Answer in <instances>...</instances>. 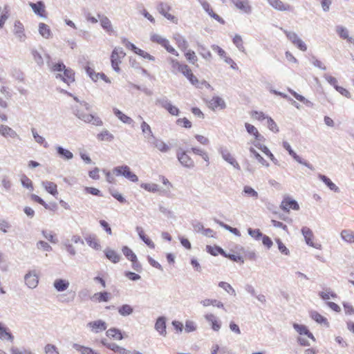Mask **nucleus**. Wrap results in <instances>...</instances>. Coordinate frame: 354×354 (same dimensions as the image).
<instances>
[{"instance_id":"nucleus-1","label":"nucleus","mask_w":354,"mask_h":354,"mask_svg":"<svg viewBox=\"0 0 354 354\" xmlns=\"http://www.w3.org/2000/svg\"><path fill=\"white\" fill-rule=\"evenodd\" d=\"M172 68H176L178 72L185 76L190 83L196 88H201L198 78L192 73L190 68L185 64H181L177 59H171Z\"/></svg>"},{"instance_id":"nucleus-2","label":"nucleus","mask_w":354,"mask_h":354,"mask_svg":"<svg viewBox=\"0 0 354 354\" xmlns=\"http://www.w3.org/2000/svg\"><path fill=\"white\" fill-rule=\"evenodd\" d=\"M72 111L77 118L86 123H90L95 126H102L103 124V122L98 116L85 113L76 106L72 107Z\"/></svg>"},{"instance_id":"nucleus-3","label":"nucleus","mask_w":354,"mask_h":354,"mask_svg":"<svg viewBox=\"0 0 354 354\" xmlns=\"http://www.w3.org/2000/svg\"><path fill=\"white\" fill-rule=\"evenodd\" d=\"M113 173L117 176H123L133 183L138 181V177L131 171L129 166L125 165L114 167Z\"/></svg>"},{"instance_id":"nucleus-4","label":"nucleus","mask_w":354,"mask_h":354,"mask_svg":"<svg viewBox=\"0 0 354 354\" xmlns=\"http://www.w3.org/2000/svg\"><path fill=\"white\" fill-rule=\"evenodd\" d=\"M187 153H189V150L184 151L180 148L176 153L177 158L182 166L188 169H193L195 166L194 162Z\"/></svg>"},{"instance_id":"nucleus-5","label":"nucleus","mask_w":354,"mask_h":354,"mask_svg":"<svg viewBox=\"0 0 354 354\" xmlns=\"http://www.w3.org/2000/svg\"><path fill=\"white\" fill-rule=\"evenodd\" d=\"M156 104L167 110L171 115L177 116L180 114L179 109L172 105L171 102L166 97L156 99Z\"/></svg>"},{"instance_id":"nucleus-6","label":"nucleus","mask_w":354,"mask_h":354,"mask_svg":"<svg viewBox=\"0 0 354 354\" xmlns=\"http://www.w3.org/2000/svg\"><path fill=\"white\" fill-rule=\"evenodd\" d=\"M283 148L288 151V153L290 156H291L292 157V158L297 161V162H299V164H301L303 165H304L305 167H308V169H310V170L313 171L315 170V168L313 166V165H311L310 162H308L307 160L301 158L299 155H297L294 151L293 149H292L290 145L286 142V141H283Z\"/></svg>"},{"instance_id":"nucleus-7","label":"nucleus","mask_w":354,"mask_h":354,"mask_svg":"<svg viewBox=\"0 0 354 354\" xmlns=\"http://www.w3.org/2000/svg\"><path fill=\"white\" fill-rule=\"evenodd\" d=\"M219 153H221L222 158L233 166L236 169L241 170V167L239 164L237 162L236 159L232 156V155L229 152L227 148L221 147L218 149Z\"/></svg>"},{"instance_id":"nucleus-8","label":"nucleus","mask_w":354,"mask_h":354,"mask_svg":"<svg viewBox=\"0 0 354 354\" xmlns=\"http://www.w3.org/2000/svg\"><path fill=\"white\" fill-rule=\"evenodd\" d=\"M280 207L286 212H288L290 209L293 210L299 209V205L297 201L289 196H286L283 199Z\"/></svg>"},{"instance_id":"nucleus-9","label":"nucleus","mask_w":354,"mask_h":354,"mask_svg":"<svg viewBox=\"0 0 354 354\" xmlns=\"http://www.w3.org/2000/svg\"><path fill=\"white\" fill-rule=\"evenodd\" d=\"M29 6L32 9L34 13L41 18H47L45 3L42 1L37 3L29 2Z\"/></svg>"},{"instance_id":"nucleus-10","label":"nucleus","mask_w":354,"mask_h":354,"mask_svg":"<svg viewBox=\"0 0 354 354\" xmlns=\"http://www.w3.org/2000/svg\"><path fill=\"white\" fill-rule=\"evenodd\" d=\"M63 71L64 75L57 74L55 77L57 79H60L68 85H70L71 83L75 82V72L72 68H66Z\"/></svg>"},{"instance_id":"nucleus-11","label":"nucleus","mask_w":354,"mask_h":354,"mask_svg":"<svg viewBox=\"0 0 354 354\" xmlns=\"http://www.w3.org/2000/svg\"><path fill=\"white\" fill-rule=\"evenodd\" d=\"M13 33L19 39L20 41H24L26 35L25 34V28L23 24L19 21L17 20L15 21L14 24V28H13Z\"/></svg>"},{"instance_id":"nucleus-12","label":"nucleus","mask_w":354,"mask_h":354,"mask_svg":"<svg viewBox=\"0 0 354 354\" xmlns=\"http://www.w3.org/2000/svg\"><path fill=\"white\" fill-rule=\"evenodd\" d=\"M301 231L304 237L305 241L308 245L315 248H319L321 245H315L313 242L314 235H313V231L309 227H306V226L303 227L301 228Z\"/></svg>"},{"instance_id":"nucleus-13","label":"nucleus","mask_w":354,"mask_h":354,"mask_svg":"<svg viewBox=\"0 0 354 354\" xmlns=\"http://www.w3.org/2000/svg\"><path fill=\"white\" fill-rule=\"evenodd\" d=\"M25 283L30 288H35L39 283L38 276L35 271L29 272L24 277Z\"/></svg>"},{"instance_id":"nucleus-14","label":"nucleus","mask_w":354,"mask_h":354,"mask_svg":"<svg viewBox=\"0 0 354 354\" xmlns=\"http://www.w3.org/2000/svg\"><path fill=\"white\" fill-rule=\"evenodd\" d=\"M233 4L243 12L250 14L252 12V7L249 4L248 0H231Z\"/></svg>"},{"instance_id":"nucleus-15","label":"nucleus","mask_w":354,"mask_h":354,"mask_svg":"<svg viewBox=\"0 0 354 354\" xmlns=\"http://www.w3.org/2000/svg\"><path fill=\"white\" fill-rule=\"evenodd\" d=\"M154 328L160 335L165 337L167 335L166 318L164 316L158 317L156 321Z\"/></svg>"},{"instance_id":"nucleus-16","label":"nucleus","mask_w":354,"mask_h":354,"mask_svg":"<svg viewBox=\"0 0 354 354\" xmlns=\"http://www.w3.org/2000/svg\"><path fill=\"white\" fill-rule=\"evenodd\" d=\"M87 326L91 328V330L95 333L105 330L107 327L106 322L101 319L88 322Z\"/></svg>"},{"instance_id":"nucleus-17","label":"nucleus","mask_w":354,"mask_h":354,"mask_svg":"<svg viewBox=\"0 0 354 354\" xmlns=\"http://www.w3.org/2000/svg\"><path fill=\"white\" fill-rule=\"evenodd\" d=\"M252 144L254 147H256L257 148L260 149L263 153H264L275 165H279L278 160L275 158L272 153L266 145H263L259 142H252Z\"/></svg>"},{"instance_id":"nucleus-18","label":"nucleus","mask_w":354,"mask_h":354,"mask_svg":"<svg viewBox=\"0 0 354 354\" xmlns=\"http://www.w3.org/2000/svg\"><path fill=\"white\" fill-rule=\"evenodd\" d=\"M0 133L6 138H17L20 140V138L19 135L17 133V132L13 130L11 127L7 126L1 124L0 125Z\"/></svg>"},{"instance_id":"nucleus-19","label":"nucleus","mask_w":354,"mask_h":354,"mask_svg":"<svg viewBox=\"0 0 354 354\" xmlns=\"http://www.w3.org/2000/svg\"><path fill=\"white\" fill-rule=\"evenodd\" d=\"M97 17L100 20L102 28L109 34H111L113 32V29L109 19L106 16L100 14H97Z\"/></svg>"},{"instance_id":"nucleus-20","label":"nucleus","mask_w":354,"mask_h":354,"mask_svg":"<svg viewBox=\"0 0 354 354\" xmlns=\"http://www.w3.org/2000/svg\"><path fill=\"white\" fill-rule=\"evenodd\" d=\"M205 319L211 324V328L214 331H218L221 327V322L213 314H207L205 315Z\"/></svg>"},{"instance_id":"nucleus-21","label":"nucleus","mask_w":354,"mask_h":354,"mask_svg":"<svg viewBox=\"0 0 354 354\" xmlns=\"http://www.w3.org/2000/svg\"><path fill=\"white\" fill-rule=\"evenodd\" d=\"M209 108L212 110H215L218 108L220 109H225L226 108V104L221 97L214 96L209 101Z\"/></svg>"},{"instance_id":"nucleus-22","label":"nucleus","mask_w":354,"mask_h":354,"mask_svg":"<svg viewBox=\"0 0 354 354\" xmlns=\"http://www.w3.org/2000/svg\"><path fill=\"white\" fill-rule=\"evenodd\" d=\"M136 230L140 237V239L150 248L154 249L155 248V244L148 237L146 236V234L144 232V230L142 227L137 226L136 228Z\"/></svg>"},{"instance_id":"nucleus-23","label":"nucleus","mask_w":354,"mask_h":354,"mask_svg":"<svg viewBox=\"0 0 354 354\" xmlns=\"http://www.w3.org/2000/svg\"><path fill=\"white\" fill-rule=\"evenodd\" d=\"M104 253L105 257L113 263H117L120 260V255L114 250H112L109 248H106L104 250Z\"/></svg>"},{"instance_id":"nucleus-24","label":"nucleus","mask_w":354,"mask_h":354,"mask_svg":"<svg viewBox=\"0 0 354 354\" xmlns=\"http://www.w3.org/2000/svg\"><path fill=\"white\" fill-rule=\"evenodd\" d=\"M55 149L58 156L62 159L69 160L73 158V153L63 147L57 146Z\"/></svg>"},{"instance_id":"nucleus-25","label":"nucleus","mask_w":354,"mask_h":354,"mask_svg":"<svg viewBox=\"0 0 354 354\" xmlns=\"http://www.w3.org/2000/svg\"><path fill=\"white\" fill-rule=\"evenodd\" d=\"M41 184L45 190L50 194L54 196L58 194L57 186L55 183L45 180L42 181Z\"/></svg>"},{"instance_id":"nucleus-26","label":"nucleus","mask_w":354,"mask_h":354,"mask_svg":"<svg viewBox=\"0 0 354 354\" xmlns=\"http://www.w3.org/2000/svg\"><path fill=\"white\" fill-rule=\"evenodd\" d=\"M197 50L200 55L206 60L210 61L212 55L211 52L200 42H196Z\"/></svg>"},{"instance_id":"nucleus-27","label":"nucleus","mask_w":354,"mask_h":354,"mask_svg":"<svg viewBox=\"0 0 354 354\" xmlns=\"http://www.w3.org/2000/svg\"><path fill=\"white\" fill-rule=\"evenodd\" d=\"M113 112L114 113V115L120 120L122 121L123 123L124 124H131L133 123V120L127 116V115H125L124 113H123L120 110H119L117 108H113Z\"/></svg>"},{"instance_id":"nucleus-28","label":"nucleus","mask_w":354,"mask_h":354,"mask_svg":"<svg viewBox=\"0 0 354 354\" xmlns=\"http://www.w3.org/2000/svg\"><path fill=\"white\" fill-rule=\"evenodd\" d=\"M174 39L178 47L182 50L185 51L188 48V43L183 36L179 33H176L174 35Z\"/></svg>"},{"instance_id":"nucleus-29","label":"nucleus","mask_w":354,"mask_h":354,"mask_svg":"<svg viewBox=\"0 0 354 354\" xmlns=\"http://www.w3.org/2000/svg\"><path fill=\"white\" fill-rule=\"evenodd\" d=\"M268 3L274 8L281 10H290V6L288 4H284L281 0H268Z\"/></svg>"},{"instance_id":"nucleus-30","label":"nucleus","mask_w":354,"mask_h":354,"mask_svg":"<svg viewBox=\"0 0 354 354\" xmlns=\"http://www.w3.org/2000/svg\"><path fill=\"white\" fill-rule=\"evenodd\" d=\"M318 178L319 179H320L330 190L335 192H339V187L335 185L334 184L331 180L327 177L325 175H323V174H319L318 175Z\"/></svg>"},{"instance_id":"nucleus-31","label":"nucleus","mask_w":354,"mask_h":354,"mask_svg":"<svg viewBox=\"0 0 354 354\" xmlns=\"http://www.w3.org/2000/svg\"><path fill=\"white\" fill-rule=\"evenodd\" d=\"M53 286L58 292H63L69 287V282L66 279H57L54 281Z\"/></svg>"},{"instance_id":"nucleus-32","label":"nucleus","mask_w":354,"mask_h":354,"mask_svg":"<svg viewBox=\"0 0 354 354\" xmlns=\"http://www.w3.org/2000/svg\"><path fill=\"white\" fill-rule=\"evenodd\" d=\"M111 298V293L104 291L95 293L91 297V299L97 301L98 302H107Z\"/></svg>"},{"instance_id":"nucleus-33","label":"nucleus","mask_w":354,"mask_h":354,"mask_svg":"<svg viewBox=\"0 0 354 354\" xmlns=\"http://www.w3.org/2000/svg\"><path fill=\"white\" fill-rule=\"evenodd\" d=\"M39 33L45 39H49L52 37V32L50 27L44 23L39 24Z\"/></svg>"},{"instance_id":"nucleus-34","label":"nucleus","mask_w":354,"mask_h":354,"mask_svg":"<svg viewBox=\"0 0 354 354\" xmlns=\"http://www.w3.org/2000/svg\"><path fill=\"white\" fill-rule=\"evenodd\" d=\"M106 335L107 337L117 340H122L124 338L122 331L116 328L108 329L106 332Z\"/></svg>"},{"instance_id":"nucleus-35","label":"nucleus","mask_w":354,"mask_h":354,"mask_svg":"<svg viewBox=\"0 0 354 354\" xmlns=\"http://www.w3.org/2000/svg\"><path fill=\"white\" fill-rule=\"evenodd\" d=\"M85 241L86 243L94 250H100L101 249V245L95 235H88L87 237L85 238Z\"/></svg>"},{"instance_id":"nucleus-36","label":"nucleus","mask_w":354,"mask_h":354,"mask_svg":"<svg viewBox=\"0 0 354 354\" xmlns=\"http://www.w3.org/2000/svg\"><path fill=\"white\" fill-rule=\"evenodd\" d=\"M201 304L205 307L212 305L214 306H216L217 308H222L225 311H226V309L224 307V304L217 299H205L204 300L201 301Z\"/></svg>"},{"instance_id":"nucleus-37","label":"nucleus","mask_w":354,"mask_h":354,"mask_svg":"<svg viewBox=\"0 0 354 354\" xmlns=\"http://www.w3.org/2000/svg\"><path fill=\"white\" fill-rule=\"evenodd\" d=\"M218 250L220 251V254L224 257L241 264L244 263L243 258L241 256L227 253L223 249H218Z\"/></svg>"},{"instance_id":"nucleus-38","label":"nucleus","mask_w":354,"mask_h":354,"mask_svg":"<svg viewBox=\"0 0 354 354\" xmlns=\"http://www.w3.org/2000/svg\"><path fill=\"white\" fill-rule=\"evenodd\" d=\"M118 50H113L112 51L111 55V66L113 69L116 73L120 72V68L119 67V64L121 63V59L116 57Z\"/></svg>"},{"instance_id":"nucleus-39","label":"nucleus","mask_w":354,"mask_h":354,"mask_svg":"<svg viewBox=\"0 0 354 354\" xmlns=\"http://www.w3.org/2000/svg\"><path fill=\"white\" fill-rule=\"evenodd\" d=\"M311 318L315 320L316 322L319 324H324L327 327L329 326V322L327 319L323 317L321 314L315 310H313L310 312Z\"/></svg>"},{"instance_id":"nucleus-40","label":"nucleus","mask_w":354,"mask_h":354,"mask_svg":"<svg viewBox=\"0 0 354 354\" xmlns=\"http://www.w3.org/2000/svg\"><path fill=\"white\" fill-rule=\"evenodd\" d=\"M0 339H7L12 342L14 339V336L8 330V329L2 325L0 322Z\"/></svg>"},{"instance_id":"nucleus-41","label":"nucleus","mask_w":354,"mask_h":354,"mask_svg":"<svg viewBox=\"0 0 354 354\" xmlns=\"http://www.w3.org/2000/svg\"><path fill=\"white\" fill-rule=\"evenodd\" d=\"M337 33L339 35V36L344 39H347V41L349 43L353 42V38L351 37H349L348 35V30L341 26H337L336 28Z\"/></svg>"},{"instance_id":"nucleus-42","label":"nucleus","mask_w":354,"mask_h":354,"mask_svg":"<svg viewBox=\"0 0 354 354\" xmlns=\"http://www.w3.org/2000/svg\"><path fill=\"white\" fill-rule=\"evenodd\" d=\"M183 52L185 58L190 64L198 66L196 64L198 62V57L196 55V53L194 50L187 49L185 51Z\"/></svg>"},{"instance_id":"nucleus-43","label":"nucleus","mask_w":354,"mask_h":354,"mask_svg":"<svg viewBox=\"0 0 354 354\" xmlns=\"http://www.w3.org/2000/svg\"><path fill=\"white\" fill-rule=\"evenodd\" d=\"M214 221L217 224H218L221 227H223L224 229H225L226 230L230 232L231 233L234 234V235H236L237 236H241V232H240V231L237 228L232 227L230 226L229 225L225 224L223 221H219L218 219H216V218H214Z\"/></svg>"},{"instance_id":"nucleus-44","label":"nucleus","mask_w":354,"mask_h":354,"mask_svg":"<svg viewBox=\"0 0 354 354\" xmlns=\"http://www.w3.org/2000/svg\"><path fill=\"white\" fill-rule=\"evenodd\" d=\"M31 131L36 142L41 145H43V147L45 148H48L49 147L45 138L39 135L37 130L35 128H32Z\"/></svg>"},{"instance_id":"nucleus-45","label":"nucleus","mask_w":354,"mask_h":354,"mask_svg":"<svg viewBox=\"0 0 354 354\" xmlns=\"http://www.w3.org/2000/svg\"><path fill=\"white\" fill-rule=\"evenodd\" d=\"M72 346L74 349H75L77 351H78L81 354H93V353L94 350L88 346H82V345H80L77 343H73Z\"/></svg>"},{"instance_id":"nucleus-46","label":"nucleus","mask_w":354,"mask_h":354,"mask_svg":"<svg viewBox=\"0 0 354 354\" xmlns=\"http://www.w3.org/2000/svg\"><path fill=\"white\" fill-rule=\"evenodd\" d=\"M118 313L124 317L129 316L133 312V308L129 304H123L118 308Z\"/></svg>"},{"instance_id":"nucleus-47","label":"nucleus","mask_w":354,"mask_h":354,"mask_svg":"<svg viewBox=\"0 0 354 354\" xmlns=\"http://www.w3.org/2000/svg\"><path fill=\"white\" fill-rule=\"evenodd\" d=\"M97 138L100 140L111 142L114 139V136L109 131L104 130L97 135Z\"/></svg>"},{"instance_id":"nucleus-48","label":"nucleus","mask_w":354,"mask_h":354,"mask_svg":"<svg viewBox=\"0 0 354 354\" xmlns=\"http://www.w3.org/2000/svg\"><path fill=\"white\" fill-rule=\"evenodd\" d=\"M249 151L251 154L254 156V157L258 160L263 166L266 167H269V163L253 148L250 147Z\"/></svg>"},{"instance_id":"nucleus-49","label":"nucleus","mask_w":354,"mask_h":354,"mask_svg":"<svg viewBox=\"0 0 354 354\" xmlns=\"http://www.w3.org/2000/svg\"><path fill=\"white\" fill-rule=\"evenodd\" d=\"M122 252L124 257L130 261L137 257L136 254L132 251V250L127 245L122 248Z\"/></svg>"},{"instance_id":"nucleus-50","label":"nucleus","mask_w":354,"mask_h":354,"mask_svg":"<svg viewBox=\"0 0 354 354\" xmlns=\"http://www.w3.org/2000/svg\"><path fill=\"white\" fill-rule=\"evenodd\" d=\"M218 286L225 290L228 294L234 296L236 295L235 290L230 283L225 281H220Z\"/></svg>"},{"instance_id":"nucleus-51","label":"nucleus","mask_w":354,"mask_h":354,"mask_svg":"<svg viewBox=\"0 0 354 354\" xmlns=\"http://www.w3.org/2000/svg\"><path fill=\"white\" fill-rule=\"evenodd\" d=\"M248 234L252 237L254 240L259 241L263 237V234L260 231L259 229H252L249 227L248 229Z\"/></svg>"},{"instance_id":"nucleus-52","label":"nucleus","mask_w":354,"mask_h":354,"mask_svg":"<svg viewBox=\"0 0 354 354\" xmlns=\"http://www.w3.org/2000/svg\"><path fill=\"white\" fill-rule=\"evenodd\" d=\"M341 236L343 240L348 243L354 242V234L351 231L344 230L341 232Z\"/></svg>"},{"instance_id":"nucleus-53","label":"nucleus","mask_w":354,"mask_h":354,"mask_svg":"<svg viewBox=\"0 0 354 354\" xmlns=\"http://www.w3.org/2000/svg\"><path fill=\"white\" fill-rule=\"evenodd\" d=\"M21 183L24 187H26L30 191L34 189L32 180L27 177L25 174H23L21 178Z\"/></svg>"},{"instance_id":"nucleus-54","label":"nucleus","mask_w":354,"mask_h":354,"mask_svg":"<svg viewBox=\"0 0 354 354\" xmlns=\"http://www.w3.org/2000/svg\"><path fill=\"white\" fill-rule=\"evenodd\" d=\"M31 54L37 64L39 66H42L44 64V62L41 54L36 49H32Z\"/></svg>"},{"instance_id":"nucleus-55","label":"nucleus","mask_w":354,"mask_h":354,"mask_svg":"<svg viewBox=\"0 0 354 354\" xmlns=\"http://www.w3.org/2000/svg\"><path fill=\"white\" fill-rule=\"evenodd\" d=\"M232 41L234 44L236 46V48L241 52L245 51V47L243 46V42L241 37L239 35H236L233 39Z\"/></svg>"},{"instance_id":"nucleus-56","label":"nucleus","mask_w":354,"mask_h":354,"mask_svg":"<svg viewBox=\"0 0 354 354\" xmlns=\"http://www.w3.org/2000/svg\"><path fill=\"white\" fill-rule=\"evenodd\" d=\"M157 10L160 14L165 16L171 10V6L166 3L159 2L157 6Z\"/></svg>"},{"instance_id":"nucleus-57","label":"nucleus","mask_w":354,"mask_h":354,"mask_svg":"<svg viewBox=\"0 0 354 354\" xmlns=\"http://www.w3.org/2000/svg\"><path fill=\"white\" fill-rule=\"evenodd\" d=\"M243 192L245 194L248 195V196H250L254 199H257L259 197L258 192L255 191L252 187L248 185L243 187Z\"/></svg>"},{"instance_id":"nucleus-58","label":"nucleus","mask_w":354,"mask_h":354,"mask_svg":"<svg viewBox=\"0 0 354 354\" xmlns=\"http://www.w3.org/2000/svg\"><path fill=\"white\" fill-rule=\"evenodd\" d=\"M140 187L143 188L144 189L155 193L158 191V185L155 183H142L140 185Z\"/></svg>"},{"instance_id":"nucleus-59","label":"nucleus","mask_w":354,"mask_h":354,"mask_svg":"<svg viewBox=\"0 0 354 354\" xmlns=\"http://www.w3.org/2000/svg\"><path fill=\"white\" fill-rule=\"evenodd\" d=\"M267 124H268V129L270 131H272V132H274V133L279 132V127L272 118L267 117Z\"/></svg>"},{"instance_id":"nucleus-60","label":"nucleus","mask_w":354,"mask_h":354,"mask_svg":"<svg viewBox=\"0 0 354 354\" xmlns=\"http://www.w3.org/2000/svg\"><path fill=\"white\" fill-rule=\"evenodd\" d=\"M85 71L86 74L89 76V77L93 81L97 82L98 80V75L97 73H96L93 68H91L88 66H86L85 67Z\"/></svg>"},{"instance_id":"nucleus-61","label":"nucleus","mask_w":354,"mask_h":354,"mask_svg":"<svg viewBox=\"0 0 354 354\" xmlns=\"http://www.w3.org/2000/svg\"><path fill=\"white\" fill-rule=\"evenodd\" d=\"M293 328L301 335H306L308 330V328L306 326L299 324L297 323L293 324Z\"/></svg>"},{"instance_id":"nucleus-62","label":"nucleus","mask_w":354,"mask_h":354,"mask_svg":"<svg viewBox=\"0 0 354 354\" xmlns=\"http://www.w3.org/2000/svg\"><path fill=\"white\" fill-rule=\"evenodd\" d=\"M276 242H277V245H278V249H279V250L280 251V252L281 254H285V255H289L290 254L289 250L283 243V242L281 241V240L280 239H276Z\"/></svg>"},{"instance_id":"nucleus-63","label":"nucleus","mask_w":354,"mask_h":354,"mask_svg":"<svg viewBox=\"0 0 354 354\" xmlns=\"http://www.w3.org/2000/svg\"><path fill=\"white\" fill-rule=\"evenodd\" d=\"M11 354H34L32 351L25 348L19 349L17 347H12L10 348Z\"/></svg>"},{"instance_id":"nucleus-64","label":"nucleus","mask_w":354,"mask_h":354,"mask_svg":"<svg viewBox=\"0 0 354 354\" xmlns=\"http://www.w3.org/2000/svg\"><path fill=\"white\" fill-rule=\"evenodd\" d=\"M44 351L46 354H59L57 347L55 345L50 344L46 345Z\"/></svg>"}]
</instances>
